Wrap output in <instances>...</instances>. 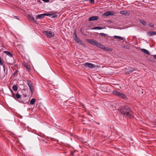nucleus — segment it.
I'll return each mask as SVG.
<instances>
[{"label":"nucleus","instance_id":"nucleus-28","mask_svg":"<svg viewBox=\"0 0 156 156\" xmlns=\"http://www.w3.org/2000/svg\"><path fill=\"white\" fill-rule=\"evenodd\" d=\"M91 3V4H94V0H89Z\"/></svg>","mask_w":156,"mask_h":156},{"label":"nucleus","instance_id":"nucleus-34","mask_svg":"<svg viewBox=\"0 0 156 156\" xmlns=\"http://www.w3.org/2000/svg\"><path fill=\"white\" fill-rule=\"evenodd\" d=\"M3 69H5V66L4 65H3Z\"/></svg>","mask_w":156,"mask_h":156},{"label":"nucleus","instance_id":"nucleus-18","mask_svg":"<svg viewBox=\"0 0 156 156\" xmlns=\"http://www.w3.org/2000/svg\"><path fill=\"white\" fill-rule=\"evenodd\" d=\"M3 52L4 53L6 54L8 56L10 57H12L13 56L12 54L10 52L7 51H4Z\"/></svg>","mask_w":156,"mask_h":156},{"label":"nucleus","instance_id":"nucleus-4","mask_svg":"<svg viewBox=\"0 0 156 156\" xmlns=\"http://www.w3.org/2000/svg\"><path fill=\"white\" fill-rule=\"evenodd\" d=\"M113 94L114 95L117 96L122 98L124 99L126 98V96L124 94L117 90L113 91Z\"/></svg>","mask_w":156,"mask_h":156},{"label":"nucleus","instance_id":"nucleus-21","mask_svg":"<svg viewBox=\"0 0 156 156\" xmlns=\"http://www.w3.org/2000/svg\"><path fill=\"white\" fill-rule=\"evenodd\" d=\"M12 89L15 91H17L18 89V86L16 85H14L12 87Z\"/></svg>","mask_w":156,"mask_h":156},{"label":"nucleus","instance_id":"nucleus-23","mask_svg":"<svg viewBox=\"0 0 156 156\" xmlns=\"http://www.w3.org/2000/svg\"><path fill=\"white\" fill-rule=\"evenodd\" d=\"M102 29H103L101 27H100L98 26V27H95L93 28H92V29H93V30H96V29L101 30Z\"/></svg>","mask_w":156,"mask_h":156},{"label":"nucleus","instance_id":"nucleus-11","mask_svg":"<svg viewBox=\"0 0 156 156\" xmlns=\"http://www.w3.org/2000/svg\"><path fill=\"white\" fill-rule=\"evenodd\" d=\"M101 45L102 46L101 47H99V48H101V49H104V51H112V49L110 48H108V47H105L104 45L101 44Z\"/></svg>","mask_w":156,"mask_h":156},{"label":"nucleus","instance_id":"nucleus-24","mask_svg":"<svg viewBox=\"0 0 156 156\" xmlns=\"http://www.w3.org/2000/svg\"><path fill=\"white\" fill-rule=\"evenodd\" d=\"M120 13L122 15H126L127 14V12L125 11H121L120 12Z\"/></svg>","mask_w":156,"mask_h":156},{"label":"nucleus","instance_id":"nucleus-32","mask_svg":"<svg viewBox=\"0 0 156 156\" xmlns=\"http://www.w3.org/2000/svg\"><path fill=\"white\" fill-rule=\"evenodd\" d=\"M57 15H53V16H52V18H55V17H57Z\"/></svg>","mask_w":156,"mask_h":156},{"label":"nucleus","instance_id":"nucleus-31","mask_svg":"<svg viewBox=\"0 0 156 156\" xmlns=\"http://www.w3.org/2000/svg\"><path fill=\"white\" fill-rule=\"evenodd\" d=\"M23 95L24 97H27V95L26 93H23Z\"/></svg>","mask_w":156,"mask_h":156},{"label":"nucleus","instance_id":"nucleus-16","mask_svg":"<svg viewBox=\"0 0 156 156\" xmlns=\"http://www.w3.org/2000/svg\"><path fill=\"white\" fill-rule=\"evenodd\" d=\"M149 35V36H152L156 34V32L152 31L149 32H148L147 33Z\"/></svg>","mask_w":156,"mask_h":156},{"label":"nucleus","instance_id":"nucleus-19","mask_svg":"<svg viewBox=\"0 0 156 156\" xmlns=\"http://www.w3.org/2000/svg\"><path fill=\"white\" fill-rule=\"evenodd\" d=\"M113 38L115 39L118 38L120 40H123L124 38L122 37H121L120 36H114L113 37Z\"/></svg>","mask_w":156,"mask_h":156},{"label":"nucleus","instance_id":"nucleus-29","mask_svg":"<svg viewBox=\"0 0 156 156\" xmlns=\"http://www.w3.org/2000/svg\"><path fill=\"white\" fill-rule=\"evenodd\" d=\"M10 91L11 92V93L12 94V96H14L15 97V94L14 93V92H13L12 90H11Z\"/></svg>","mask_w":156,"mask_h":156},{"label":"nucleus","instance_id":"nucleus-15","mask_svg":"<svg viewBox=\"0 0 156 156\" xmlns=\"http://www.w3.org/2000/svg\"><path fill=\"white\" fill-rule=\"evenodd\" d=\"M10 96H11L10 95ZM12 97L13 98L15 99H20V98L21 95L18 93H17L15 95V97L14 96H12Z\"/></svg>","mask_w":156,"mask_h":156},{"label":"nucleus","instance_id":"nucleus-10","mask_svg":"<svg viewBox=\"0 0 156 156\" xmlns=\"http://www.w3.org/2000/svg\"><path fill=\"white\" fill-rule=\"evenodd\" d=\"M75 35L76 37V38L75 39V41L78 43H80V44L81 45L83 44V41H81L77 37L76 34H75Z\"/></svg>","mask_w":156,"mask_h":156},{"label":"nucleus","instance_id":"nucleus-20","mask_svg":"<svg viewBox=\"0 0 156 156\" xmlns=\"http://www.w3.org/2000/svg\"><path fill=\"white\" fill-rule=\"evenodd\" d=\"M35 101H36L35 99L34 98L32 99L30 102V104H31V105H34L35 103Z\"/></svg>","mask_w":156,"mask_h":156},{"label":"nucleus","instance_id":"nucleus-2","mask_svg":"<svg viewBox=\"0 0 156 156\" xmlns=\"http://www.w3.org/2000/svg\"><path fill=\"white\" fill-rule=\"evenodd\" d=\"M86 41L89 43L93 45H95L99 48V47L102 46L101 45V43L97 42L93 39H87L86 40Z\"/></svg>","mask_w":156,"mask_h":156},{"label":"nucleus","instance_id":"nucleus-6","mask_svg":"<svg viewBox=\"0 0 156 156\" xmlns=\"http://www.w3.org/2000/svg\"><path fill=\"white\" fill-rule=\"evenodd\" d=\"M27 83L30 88V90L32 94H33L34 91V88L32 82L30 80H28L27 81Z\"/></svg>","mask_w":156,"mask_h":156},{"label":"nucleus","instance_id":"nucleus-37","mask_svg":"<svg viewBox=\"0 0 156 156\" xmlns=\"http://www.w3.org/2000/svg\"><path fill=\"white\" fill-rule=\"evenodd\" d=\"M4 70V71H5V69H3Z\"/></svg>","mask_w":156,"mask_h":156},{"label":"nucleus","instance_id":"nucleus-17","mask_svg":"<svg viewBox=\"0 0 156 156\" xmlns=\"http://www.w3.org/2000/svg\"><path fill=\"white\" fill-rule=\"evenodd\" d=\"M24 66L28 72L30 71V67L29 65H27V64H25L24 65Z\"/></svg>","mask_w":156,"mask_h":156},{"label":"nucleus","instance_id":"nucleus-36","mask_svg":"<svg viewBox=\"0 0 156 156\" xmlns=\"http://www.w3.org/2000/svg\"><path fill=\"white\" fill-rule=\"evenodd\" d=\"M9 89L10 90V91H11V88L10 87L9 88Z\"/></svg>","mask_w":156,"mask_h":156},{"label":"nucleus","instance_id":"nucleus-25","mask_svg":"<svg viewBox=\"0 0 156 156\" xmlns=\"http://www.w3.org/2000/svg\"><path fill=\"white\" fill-rule=\"evenodd\" d=\"M148 25L149 26H150V27H151V28H153L154 27V25L152 23H149L148 24Z\"/></svg>","mask_w":156,"mask_h":156},{"label":"nucleus","instance_id":"nucleus-13","mask_svg":"<svg viewBox=\"0 0 156 156\" xmlns=\"http://www.w3.org/2000/svg\"><path fill=\"white\" fill-rule=\"evenodd\" d=\"M27 17L29 20H32L35 23H37V22L36 20H35L33 16L30 15H28L27 16Z\"/></svg>","mask_w":156,"mask_h":156},{"label":"nucleus","instance_id":"nucleus-22","mask_svg":"<svg viewBox=\"0 0 156 156\" xmlns=\"http://www.w3.org/2000/svg\"><path fill=\"white\" fill-rule=\"evenodd\" d=\"M139 21L141 23L143 24L144 25V26H145L147 24L146 22L144 20H140Z\"/></svg>","mask_w":156,"mask_h":156},{"label":"nucleus","instance_id":"nucleus-12","mask_svg":"<svg viewBox=\"0 0 156 156\" xmlns=\"http://www.w3.org/2000/svg\"><path fill=\"white\" fill-rule=\"evenodd\" d=\"M99 17L98 16H94L92 17H90L88 20L89 21L96 20L98 19Z\"/></svg>","mask_w":156,"mask_h":156},{"label":"nucleus","instance_id":"nucleus-30","mask_svg":"<svg viewBox=\"0 0 156 156\" xmlns=\"http://www.w3.org/2000/svg\"><path fill=\"white\" fill-rule=\"evenodd\" d=\"M44 2H49V0H42Z\"/></svg>","mask_w":156,"mask_h":156},{"label":"nucleus","instance_id":"nucleus-27","mask_svg":"<svg viewBox=\"0 0 156 156\" xmlns=\"http://www.w3.org/2000/svg\"><path fill=\"white\" fill-rule=\"evenodd\" d=\"M18 72V71L17 70H16L14 72V73H13V76H17V74Z\"/></svg>","mask_w":156,"mask_h":156},{"label":"nucleus","instance_id":"nucleus-9","mask_svg":"<svg viewBox=\"0 0 156 156\" xmlns=\"http://www.w3.org/2000/svg\"><path fill=\"white\" fill-rule=\"evenodd\" d=\"M115 13L113 12L108 11L104 13L103 15L104 16H109L113 15Z\"/></svg>","mask_w":156,"mask_h":156},{"label":"nucleus","instance_id":"nucleus-1","mask_svg":"<svg viewBox=\"0 0 156 156\" xmlns=\"http://www.w3.org/2000/svg\"><path fill=\"white\" fill-rule=\"evenodd\" d=\"M121 112L122 114L125 117L129 118H134V113L131 109L127 105L121 106Z\"/></svg>","mask_w":156,"mask_h":156},{"label":"nucleus","instance_id":"nucleus-26","mask_svg":"<svg viewBox=\"0 0 156 156\" xmlns=\"http://www.w3.org/2000/svg\"><path fill=\"white\" fill-rule=\"evenodd\" d=\"M99 35H101L102 36L105 37L107 36V34H105L104 33H101L99 34Z\"/></svg>","mask_w":156,"mask_h":156},{"label":"nucleus","instance_id":"nucleus-33","mask_svg":"<svg viewBox=\"0 0 156 156\" xmlns=\"http://www.w3.org/2000/svg\"><path fill=\"white\" fill-rule=\"evenodd\" d=\"M154 58L155 59H156V55H155L154 56Z\"/></svg>","mask_w":156,"mask_h":156},{"label":"nucleus","instance_id":"nucleus-35","mask_svg":"<svg viewBox=\"0 0 156 156\" xmlns=\"http://www.w3.org/2000/svg\"><path fill=\"white\" fill-rule=\"evenodd\" d=\"M154 122L156 124V120L154 121Z\"/></svg>","mask_w":156,"mask_h":156},{"label":"nucleus","instance_id":"nucleus-14","mask_svg":"<svg viewBox=\"0 0 156 156\" xmlns=\"http://www.w3.org/2000/svg\"><path fill=\"white\" fill-rule=\"evenodd\" d=\"M140 50L142 51L147 55H150V54L149 51L146 49L142 48L140 49Z\"/></svg>","mask_w":156,"mask_h":156},{"label":"nucleus","instance_id":"nucleus-38","mask_svg":"<svg viewBox=\"0 0 156 156\" xmlns=\"http://www.w3.org/2000/svg\"><path fill=\"white\" fill-rule=\"evenodd\" d=\"M40 3H41V2H40Z\"/></svg>","mask_w":156,"mask_h":156},{"label":"nucleus","instance_id":"nucleus-7","mask_svg":"<svg viewBox=\"0 0 156 156\" xmlns=\"http://www.w3.org/2000/svg\"><path fill=\"white\" fill-rule=\"evenodd\" d=\"M135 68H132L131 67H128L127 68H126L125 69V72L126 73L129 74L131 73L133 71L136 70Z\"/></svg>","mask_w":156,"mask_h":156},{"label":"nucleus","instance_id":"nucleus-8","mask_svg":"<svg viewBox=\"0 0 156 156\" xmlns=\"http://www.w3.org/2000/svg\"><path fill=\"white\" fill-rule=\"evenodd\" d=\"M49 15H50V14L44 13L37 15L36 18L37 19H42L44 18L45 16H49Z\"/></svg>","mask_w":156,"mask_h":156},{"label":"nucleus","instance_id":"nucleus-5","mask_svg":"<svg viewBox=\"0 0 156 156\" xmlns=\"http://www.w3.org/2000/svg\"><path fill=\"white\" fill-rule=\"evenodd\" d=\"M44 33L48 38L52 37L55 35L54 33L51 31H44Z\"/></svg>","mask_w":156,"mask_h":156},{"label":"nucleus","instance_id":"nucleus-3","mask_svg":"<svg viewBox=\"0 0 156 156\" xmlns=\"http://www.w3.org/2000/svg\"><path fill=\"white\" fill-rule=\"evenodd\" d=\"M82 65L83 66V67L84 68H89L90 69H94L95 68L100 67V66L98 65L96 66L94 64L88 62L85 63Z\"/></svg>","mask_w":156,"mask_h":156}]
</instances>
